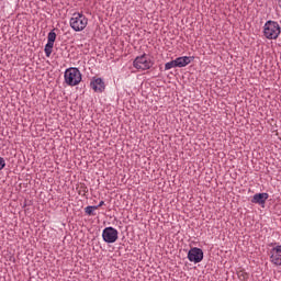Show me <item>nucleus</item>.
<instances>
[{
  "label": "nucleus",
  "mask_w": 281,
  "mask_h": 281,
  "mask_svg": "<svg viewBox=\"0 0 281 281\" xmlns=\"http://www.w3.org/2000/svg\"><path fill=\"white\" fill-rule=\"evenodd\" d=\"M155 65L153 60L148 59V56L146 54H143L140 56H137L133 61V67L135 69H140V71H146L150 69Z\"/></svg>",
  "instance_id": "39448f33"
},
{
  "label": "nucleus",
  "mask_w": 281,
  "mask_h": 281,
  "mask_svg": "<svg viewBox=\"0 0 281 281\" xmlns=\"http://www.w3.org/2000/svg\"><path fill=\"white\" fill-rule=\"evenodd\" d=\"M45 55L47 58L52 56V53L54 52V43L53 42H47L44 48Z\"/></svg>",
  "instance_id": "9b49d317"
},
{
  "label": "nucleus",
  "mask_w": 281,
  "mask_h": 281,
  "mask_svg": "<svg viewBox=\"0 0 281 281\" xmlns=\"http://www.w3.org/2000/svg\"><path fill=\"white\" fill-rule=\"evenodd\" d=\"M281 34L280 23L269 20L263 25V36L268 41H278V37Z\"/></svg>",
  "instance_id": "f257e3e1"
},
{
  "label": "nucleus",
  "mask_w": 281,
  "mask_h": 281,
  "mask_svg": "<svg viewBox=\"0 0 281 281\" xmlns=\"http://www.w3.org/2000/svg\"><path fill=\"white\" fill-rule=\"evenodd\" d=\"M269 199V193H257L252 196L251 203H257L258 205H265Z\"/></svg>",
  "instance_id": "1a4fd4ad"
},
{
  "label": "nucleus",
  "mask_w": 281,
  "mask_h": 281,
  "mask_svg": "<svg viewBox=\"0 0 281 281\" xmlns=\"http://www.w3.org/2000/svg\"><path fill=\"white\" fill-rule=\"evenodd\" d=\"M175 67H177L176 59L165 64V71H168V70H170V69H172Z\"/></svg>",
  "instance_id": "dca6fc26"
},
{
  "label": "nucleus",
  "mask_w": 281,
  "mask_h": 281,
  "mask_svg": "<svg viewBox=\"0 0 281 281\" xmlns=\"http://www.w3.org/2000/svg\"><path fill=\"white\" fill-rule=\"evenodd\" d=\"M90 87L91 89H93V91H95V93H102V91H104L105 89L104 81L102 80V78L93 79L90 82Z\"/></svg>",
  "instance_id": "6e6552de"
},
{
  "label": "nucleus",
  "mask_w": 281,
  "mask_h": 281,
  "mask_svg": "<svg viewBox=\"0 0 281 281\" xmlns=\"http://www.w3.org/2000/svg\"><path fill=\"white\" fill-rule=\"evenodd\" d=\"M64 80L68 87H78V83L82 82V72L76 67H70L65 70Z\"/></svg>",
  "instance_id": "f03ea898"
},
{
  "label": "nucleus",
  "mask_w": 281,
  "mask_h": 281,
  "mask_svg": "<svg viewBox=\"0 0 281 281\" xmlns=\"http://www.w3.org/2000/svg\"><path fill=\"white\" fill-rule=\"evenodd\" d=\"M77 191L80 196H85L89 192V188H87V184L81 183L79 187H77Z\"/></svg>",
  "instance_id": "f8f14e48"
},
{
  "label": "nucleus",
  "mask_w": 281,
  "mask_h": 281,
  "mask_svg": "<svg viewBox=\"0 0 281 281\" xmlns=\"http://www.w3.org/2000/svg\"><path fill=\"white\" fill-rule=\"evenodd\" d=\"M188 260L190 262H194V265H199V262L203 261V249L193 247L188 252Z\"/></svg>",
  "instance_id": "0eeeda50"
},
{
  "label": "nucleus",
  "mask_w": 281,
  "mask_h": 281,
  "mask_svg": "<svg viewBox=\"0 0 281 281\" xmlns=\"http://www.w3.org/2000/svg\"><path fill=\"white\" fill-rule=\"evenodd\" d=\"M3 168H5V159L0 156V170H3Z\"/></svg>",
  "instance_id": "f3484780"
},
{
  "label": "nucleus",
  "mask_w": 281,
  "mask_h": 281,
  "mask_svg": "<svg viewBox=\"0 0 281 281\" xmlns=\"http://www.w3.org/2000/svg\"><path fill=\"white\" fill-rule=\"evenodd\" d=\"M89 19H87L82 13H74L70 19V27H72L75 32H82V30L87 27Z\"/></svg>",
  "instance_id": "20e7f679"
},
{
  "label": "nucleus",
  "mask_w": 281,
  "mask_h": 281,
  "mask_svg": "<svg viewBox=\"0 0 281 281\" xmlns=\"http://www.w3.org/2000/svg\"><path fill=\"white\" fill-rule=\"evenodd\" d=\"M102 205H104V201H100L98 205H94V207H98L99 210V207H102Z\"/></svg>",
  "instance_id": "a211bd4d"
},
{
  "label": "nucleus",
  "mask_w": 281,
  "mask_h": 281,
  "mask_svg": "<svg viewBox=\"0 0 281 281\" xmlns=\"http://www.w3.org/2000/svg\"><path fill=\"white\" fill-rule=\"evenodd\" d=\"M237 277L240 281H248L249 280V273L245 272V270L237 271Z\"/></svg>",
  "instance_id": "ddd939ff"
},
{
  "label": "nucleus",
  "mask_w": 281,
  "mask_h": 281,
  "mask_svg": "<svg viewBox=\"0 0 281 281\" xmlns=\"http://www.w3.org/2000/svg\"><path fill=\"white\" fill-rule=\"evenodd\" d=\"M95 210H98L95 205L85 207V212L88 216H95Z\"/></svg>",
  "instance_id": "4468645a"
},
{
  "label": "nucleus",
  "mask_w": 281,
  "mask_h": 281,
  "mask_svg": "<svg viewBox=\"0 0 281 281\" xmlns=\"http://www.w3.org/2000/svg\"><path fill=\"white\" fill-rule=\"evenodd\" d=\"M268 247H270L268 251L269 261L274 267H281V245L279 243H270Z\"/></svg>",
  "instance_id": "7ed1b4c3"
},
{
  "label": "nucleus",
  "mask_w": 281,
  "mask_h": 281,
  "mask_svg": "<svg viewBox=\"0 0 281 281\" xmlns=\"http://www.w3.org/2000/svg\"><path fill=\"white\" fill-rule=\"evenodd\" d=\"M117 229L114 227H105L102 233V238L104 243L113 244L117 240Z\"/></svg>",
  "instance_id": "423d86ee"
},
{
  "label": "nucleus",
  "mask_w": 281,
  "mask_h": 281,
  "mask_svg": "<svg viewBox=\"0 0 281 281\" xmlns=\"http://www.w3.org/2000/svg\"><path fill=\"white\" fill-rule=\"evenodd\" d=\"M194 60V57H189V56H182V57H178L176 58V67H188V65H190V63H192Z\"/></svg>",
  "instance_id": "9d476101"
},
{
  "label": "nucleus",
  "mask_w": 281,
  "mask_h": 281,
  "mask_svg": "<svg viewBox=\"0 0 281 281\" xmlns=\"http://www.w3.org/2000/svg\"><path fill=\"white\" fill-rule=\"evenodd\" d=\"M48 43H56V29L52 30L47 36Z\"/></svg>",
  "instance_id": "2eb2a0df"
}]
</instances>
